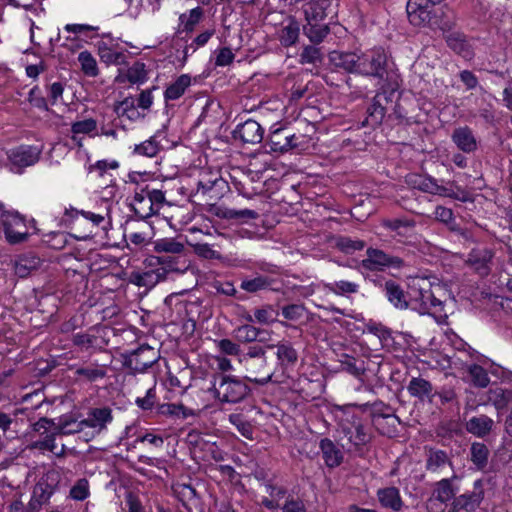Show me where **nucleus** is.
<instances>
[{
    "mask_svg": "<svg viewBox=\"0 0 512 512\" xmlns=\"http://www.w3.org/2000/svg\"><path fill=\"white\" fill-rule=\"evenodd\" d=\"M330 61L347 72L372 76L380 80L393 72L389 68L386 53L381 49L361 53L333 51L330 53Z\"/></svg>",
    "mask_w": 512,
    "mask_h": 512,
    "instance_id": "f257e3e1",
    "label": "nucleus"
},
{
    "mask_svg": "<svg viewBox=\"0 0 512 512\" xmlns=\"http://www.w3.org/2000/svg\"><path fill=\"white\" fill-rule=\"evenodd\" d=\"M444 0H408L406 10L414 26H428L446 32L452 29L454 21L448 16L447 6L436 7Z\"/></svg>",
    "mask_w": 512,
    "mask_h": 512,
    "instance_id": "f03ea898",
    "label": "nucleus"
},
{
    "mask_svg": "<svg viewBox=\"0 0 512 512\" xmlns=\"http://www.w3.org/2000/svg\"><path fill=\"white\" fill-rule=\"evenodd\" d=\"M338 0H311L303 5L306 24L304 34L313 43H320L329 33L327 18L333 19L338 13Z\"/></svg>",
    "mask_w": 512,
    "mask_h": 512,
    "instance_id": "7ed1b4c3",
    "label": "nucleus"
},
{
    "mask_svg": "<svg viewBox=\"0 0 512 512\" xmlns=\"http://www.w3.org/2000/svg\"><path fill=\"white\" fill-rule=\"evenodd\" d=\"M443 292L440 285L432 286L425 279H420L410 288V309L421 315H441L444 303L439 297Z\"/></svg>",
    "mask_w": 512,
    "mask_h": 512,
    "instance_id": "20e7f679",
    "label": "nucleus"
},
{
    "mask_svg": "<svg viewBox=\"0 0 512 512\" xmlns=\"http://www.w3.org/2000/svg\"><path fill=\"white\" fill-rule=\"evenodd\" d=\"M209 390L219 402L229 404L241 402L251 391L244 380L224 373L213 375Z\"/></svg>",
    "mask_w": 512,
    "mask_h": 512,
    "instance_id": "39448f33",
    "label": "nucleus"
},
{
    "mask_svg": "<svg viewBox=\"0 0 512 512\" xmlns=\"http://www.w3.org/2000/svg\"><path fill=\"white\" fill-rule=\"evenodd\" d=\"M0 216L5 239L9 244H19L28 239L26 221L17 211H3Z\"/></svg>",
    "mask_w": 512,
    "mask_h": 512,
    "instance_id": "423d86ee",
    "label": "nucleus"
},
{
    "mask_svg": "<svg viewBox=\"0 0 512 512\" xmlns=\"http://www.w3.org/2000/svg\"><path fill=\"white\" fill-rule=\"evenodd\" d=\"M485 483L482 479L474 481L473 488L457 497L451 503V512H474L478 509L484 499Z\"/></svg>",
    "mask_w": 512,
    "mask_h": 512,
    "instance_id": "0eeeda50",
    "label": "nucleus"
},
{
    "mask_svg": "<svg viewBox=\"0 0 512 512\" xmlns=\"http://www.w3.org/2000/svg\"><path fill=\"white\" fill-rule=\"evenodd\" d=\"M404 266V261L398 256L385 253L382 250L368 248L366 258L361 261V267L369 271H382L386 267L400 269Z\"/></svg>",
    "mask_w": 512,
    "mask_h": 512,
    "instance_id": "6e6552de",
    "label": "nucleus"
},
{
    "mask_svg": "<svg viewBox=\"0 0 512 512\" xmlns=\"http://www.w3.org/2000/svg\"><path fill=\"white\" fill-rule=\"evenodd\" d=\"M457 480H459V477L454 474L452 477L441 479L435 484L433 494L427 502V509L430 512H443L444 507L440 506L439 509H434V505H437V502L446 504L448 501L454 500L456 493L459 491V488L454 484Z\"/></svg>",
    "mask_w": 512,
    "mask_h": 512,
    "instance_id": "1a4fd4ad",
    "label": "nucleus"
},
{
    "mask_svg": "<svg viewBox=\"0 0 512 512\" xmlns=\"http://www.w3.org/2000/svg\"><path fill=\"white\" fill-rule=\"evenodd\" d=\"M271 149L275 152H285L290 149L305 150L308 140L291 133V130H271L269 135Z\"/></svg>",
    "mask_w": 512,
    "mask_h": 512,
    "instance_id": "9d476101",
    "label": "nucleus"
},
{
    "mask_svg": "<svg viewBox=\"0 0 512 512\" xmlns=\"http://www.w3.org/2000/svg\"><path fill=\"white\" fill-rule=\"evenodd\" d=\"M159 358L158 352L148 345H142L125 357L124 365L134 373H142Z\"/></svg>",
    "mask_w": 512,
    "mask_h": 512,
    "instance_id": "9b49d317",
    "label": "nucleus"
},
{
    "mask_svg": "<svg viewBox=\"0 0 512 512\" xmlns=\"http://www.w3.org/2000/svg\"><path fill=\"white\" fill-rule=\"evenodd\" d=\"M180 255L173 256H160L157 258L158 263L162 266L156 271L147 272L142 277L143 280L147 279V283H156L166 278L168 272L184 273L188 269L185 261L180 262Z\"/></svg>",
    "mask_w": 512,
    "mask_h": 512,
    "instance_id": "f8f14e48",
    "label": "nucleus"
},
{
    "mask_svg": "<svg viewBox=\"0 0 512 512\" xmlns=\"http://www.w3.org/2000/svg\"><path fill=\"white\" fill-rule=\"evenodd\" d=\"M111 409L108 407L95 408L91 410L88 417L77 424V429H69V424L62 426L64 434H74L80 432L84 426L97 429L101 432L106 428V425L112 421Z\"/></svg>",
    "mask_w": 512,
    "mask_h": 512,
    "instance_id": "ddd939ff",
    "label": "nucleus"
},
{
    "mask_svg": "<svg viewBox=\"0 0 512 512\" xmlns=\"http://www.w3.org/2000/svg\"><path fill=\"white\" fill-rule=\"evenodd\" d=\"M246 371L245 379L258 385H265L272 380L274 371H271L267 365V357L260 359H251L240 363Z\"/></svg>",
    "mask_w": 512,
    "mask_h": 512,
    "instance_id": "4468645a",
    "label": "nucleus"
},
{
    "mask_svg": "<svg viewBox=\"0 0 512 512\" xmlns=\"http://www.w3.org/2000/svg\"><path fill=\"white\" fill-rule=\"evenodd\" d=\"M340 433L343 434L348 443L355 448L367 444L370 440L360 419L354 415L351 420H343L340 423Z\"/></svg>",
    "mask_w": 512,
    "mask_h": 512,
    "instance_id": "2eb2a0df",
    "label": "nucleus"
},
{
    "mask_svg": "<svg viewBox=\"0 0 512 512\" xmlns=\"http://www.w3.org/2000/svg\"><path fill=\"white\" fill-rule=\"evenodd\" d=\"M383 81L380 90L374 96L373 102L378 107L387 109L388 105H392L398 98V75L396 72H392L391 74L381 79Z\"/></svg>",
    "mask_w": 512,
    "mask_h": 512,
    "instance_id": "dca6fc26",
    "label": "nucleus"
},
{
    "mask_svg": "<svg viewBox=\"0 0 512 512\" xmlns=\"http://www.w3.org/2000/svg\"><path fill=\"white\" fill-rule=\"evenodd\" d=\"M174 145L175 142L167 138L166 130H158L150 139L136 145L134 152L139 155L154 157L160 150L170 149Z\"/></svg>",
    "mask_w": 512,
    "mask_h": 512,
    "instance_id": "f3484780",
    "label": "nucleus"
},
{
    "mask_svg": "<svg viewBox=\"0 0 512 512\" xmlns=\"http://www.w3.org/2000/svg\"><path fill=\"white\" fill-rule=\"evenodd\" d=\"M494 253L487 247L473 248L468 254L466 263L481 276L489 274Z\"/></svg>",
    "mask_w": 512,
    "mask_h": 512,
    "instance_id": "a211bd4d",
    "label": "nucleus"
},
{
    "mask_svg": "<svg viewBox=\"0 0 512 512\" xmlns=\"http://www.w3.org/2000/svg\"><path fill=\"white\" fill-rule=\"evenodd\" d=\"M381 225L393 237L408 238L412 236L416 222L406 217L384 218Z\"/></svg>",
    "mask_w": 512,
    "mask_h": 512,
    "instance_id": "6ab92c4d",
    "label": "nucleus"
},
{
    "mask_svg": "<svg viewBox=\"0 0 512 512\" xmlns=\"http://www.w3.org/2000/svg\"><path fill=\"white\" fill-rule=\"evenodd\" d=\"M57 486V474L48 472L43 475L34 486L32 498L38 500L44 506L48 504Z\"/></svg>",
    "mask_w": 512,
    "mask_h": 512,
    "instance_id": "aec40b11",
    "label": "nucleus"
},
{
    "mask_svg": "<svg viewBox=\"0 0 512 512\" xmlns=\"http://www.w3.org/2000/svg\"><path fill=\"white\" fill-rule=\"evenodd\" d=\"M407 391L420 401L427 400L430 404L436 403V390L428 380L422 377H413L407 386Z\"/></svg>",
    "mask_w": 512,
    "mask_h": 512,
    "instance_id": "412c9836",
    "label": "nucleus"
},
{
    "mask_svg": "<svg viewBox=\"0 0 512 512\" xmlns=\"http://www.w3.org/2000/svg\"><path fill=\"white\" fill-rule=\"evenodd\" d=\"M405 182L409 187L425 193L439 195V192H445L443 185H439L431 176L411 173L406 176Z\"/></svg>",
    "mask_w": 512,
    "mask_h": 512,
    "instance_id": "4be33fe9",
    "label": "nucleus"
},
{
    "mask_svg": "<svg viewBox=\"0 0 512 512\" xmlns=\"http://www.w3.org/2000/svg\"><path fill=\"white\" fill-rule=\"evenodd\" d=\"M494 427V420L485 414L473 416L465 423L466 431L478 438L490 435Z\"/></svg>",
    "mask_w": 512,
    "mask_h": 512,
    "instance_id": "5701e85b",
    "label": "nucleus"
},
{
    "mask_svg": "<svg viewBox=\"0 0 512 512\" xmlns=\"http://www.w3.org/2000/svg\"><path fill=\"white\" fill-rule=\"evenodd\" d=\"M384 292L388 301L400 310L410 308V292L408 295L404 292L403 288L396 282L389 280L384 284Z\"/></svg>",
    "mask_w": 512,
    "mask_h": 512,
    "instance_id": "b1692460",
    "label": "nucleus"
},
{
    "mask_svg": "<svg viewBox=\"0 0 512 512\" xmlns=\"http://www.w3.org/2000/svg\"><path fill=\"white\" fill-rule=\"evenodd\" d=\"M40 151L38 148L30 146H21L8 153V158L13 165L18 167H27L35 164L39 159Z\"/></svg>",
    "mask_w": 512,
    "mask_h": 512,
    "instance_id": "393cba45",
    "label": "nucleus"
},
{
    "mask_svg": "<svg viewBox=\"0 0 512 512\" xmlns=\"http://www.w3.org/2000/svg\"><path fill=\"white\" fill-rule=\"evenodd\" d=\"M268 349L276 348L278 364L281 368H287L296 364L298 353L288 341L278 342L276 345H267Z\"/></svg>",
    "mask_w": 512,
    "mask_h": 512,
    "instance_id": "a878e982",
    "label": "nucleus"
},
{
    "mask_svg": "<svg viewBox=\"0 0 512 512\" xmlns=\"http://www.w3.org/2000/svg\"><path fill=\"white\" fill-rule=\"evenodd\" d=\"M446 467H452L448 454L439 449H429L426 458V469L431 473H441Z\"/></svg>",
    "mask_w": 512,
    "mask_h": 512,
    "instance_id": "bb28decb",
    "label": "nucleus"
},
{
    "mask_svg": "<svg viewBox=\"0 0 512 512\" xmlns=\"http://www.w3.org/2000/svg\"><path fill=\"white\" fill-rule=\"evenodd\" d=\"M263 334H268V331L251 324L240 325L233 330L234 338L240 343L264 342Z\"/></svg>",
    "mask_w": 512,
    "mask_h": 512,
    "instance_id": "cd10ccee",
    "label": "nucleus"
},
{
    "mask_svg": "<svg viewBox=\"0 0 512 512\" xmlns=\"http://www.w3.org/2000/svg\"><path fill=\"white\" fill-rule=\"evenodd\" d=\"M136 203H146L149 205V211L142 216H149L156 213L165 201V195L161 190L153 189L147 190L146 195L142 193H136L134 196Z\"/></svg>",
    "mask_w": 512,
    "mask_h": 512,
    "instance_id": "c85d7f7f",
    "label": "nucleus"
},
{
    "mask_svg": "<svg viewBox=\"0 0 512 512\" xmlns=\"http://www.w3.org/2000/svg\"><path fill=\"white\" fill-rule=\"evenodd\" d=\"M274 283V279L265 275L256 274L254 277L243 278L240 288L249 293H258L260 291L273 289L272 286Z\"/></svg>",
    "mask_w": 512,
    "mask_h": 512,
    "instance_id": "c756f323",
    "label": "nucleus"
},
{
    "mask_svg": "<svg viewBox=\"0 0 512 512\" xmlns=\"http://www.w3.org/2000/svg\"><path fill=\"white\" fill-rule=\"evenodd\" d=\"M319 446L323 454L324 461L328 467L334 468L342 463L343 454L332 440L324 438L320 441Z\"/></svg>",
    "mask_w": 512,
    "mask_h": 512,
    "instance_id": "7c9ffc66",
    "label": "nucleus"
},
{
    "mask_svg": "<svg viewBox=\"0 0 512 512\" xmlns=\"http://www.w3.org/2000/svg\"><path fill=\"white\" fill-rule=\"evenodd\" d=\"M74 374L88 382H95L106 377L107 366L104 364L90 363L86 366L78 367Z\"/></svg>",
    "mask_w": 512,
    "mask_h": 512,
    "instance_id": "2f4dec72",
    "label": "nucleus"
},
{
    "mask_svg": "<svg viewBox=\"0 0 512 512\" xmlns=\"http://www.w3.org/2000/svg\"><path fill=\"white\" fill-rule=\"evenodd\" d=\"M40 265V258L34 255H21L15 260V274L21 278L27 277Z\"/></svg>",
    "mask_w": 512,
    "mask_h": 512,
    "instance_id": "473e14b6",
    "label": "nucleus"
},
{
    "mask_svg": "<svg viewBox=\"0 0 512 512\" xmlns=\"http://www.w3.org/2000/svg\"><path fill=\"white\" fill-rule=\"evenodd\" d=\"M452 139L463 152L470 153L477 148V141L471 130H455Z\"/></svg>",
    "mask_w": 512,
    "mask_h": 512,
    "instance_id": "72a5a7b5",
    "label": "nucleus"
},
{
    "mask_svg": "<svg viewBox=\"0 0 512 512\" xmlns=\"http://www.w3.org/2000/svg\"><path fill=\"white\" fill-rule=\"evenodd\" d=\"M490 452L482 442H473L470 447V460L479 470H484L488 464Z\"/></svg>",
    "mask_w": 512,
    "mask_h": 512,
    "instance_id": "f704fd0d",
    "label": "nucleus"
},
{
    "mask_svg": "<svg viewBox=\"0 0 512 512\" xmlns=\"http://www.w3.org/2000/svg\"><path fill=\"white\" fill-rule=\"evenodd\" d=\"M378 499L382 506L399 511L402 506L399 490L395 487H388L378 491Z\"/></svg>",
    "mask_w": 512,
    "mask_h": 512,
    "instance_id": "c9c22d12",
    "label": "nucleus"
},
{
    "mask_svg": "<svg viewBox=\"0 0 512 512\" xmlns=\"http://www.w3.org/2000/svg\"><path fill=\"white\" fill-rule=\"evenodd\" d=\"M324 288L338 296H349L351 294H356L359 291V285L357 283L347 280L325 283Z\"/></svg>",
    "mask_w": 512,
    "mask_h": 512,
    "instance_id": "e433bc0d",
    "label": "nucleus"
},
{
    "mask_svg": "<svg viewBox=\"0 0 512 512\" xmlns=\"http://www.w3.org/2000/svg\"><path fill=\"white\" fill-rule=\"evenodd\" d=\"M154 250L157 253L181 255L185 251V246L174 238H162L154 242Z\"/></svg>",
    "mask_w": 512,
    "mask_h": 512,
    "instance_id": "4c0bfd02",
    "label": "nucleus"
},
{
    "mask_svg": "<svg viewBox=\"0 0 512 512\" xmlns=\"http://www.w3.org/2000/svg\"><path fill=\"white\" fill-rule=\"evenodd\" d=\"M117 79L120 82H123L124 79H126L131 84H142L147 80L146 66L142 62H135L128 68L125 75H119Z\"/></svg>",
    "mask_w": 512,
    "mask_h": 512,
    "instance_id": "58836bf2",
    "label": "nucleus"
},
{
    "mask_svg": "<svg viewBox=\"0 0 512 512\" xmlns=\"http://www.w3.org/2000/svg\"><path fill=\"white\" fill-rule=\"evenodd\" d=\"M191 78L187 74L179 76L174 83L167 87L164 96L166 100H176L180 98L185 90L190 86Z\"/></svg>",
    "mask_w": 512,
    "mask_h": 512,
    "instance_id": "ea45409f",
    "label": "nucleus"
},
{
    "mask_svg": "<svg viewBox=\"0 0 512 512\" xmlns=\"http://www.w3.org/2000/svg\"><path fill=\"white\" fill-rule=\"evenodd\" d=\"M215 215L223 218V219H241V220H250V219H256L258 217V213L254 210L250 209H230V208H223V207H217L215 209Z\"/></svg>",
    "mask_w": 512,
    "mask_h": 512,
    "instance_id": "a19ab883",
    "label": "nucleus"
},
{
    "mask_svg": "<svg viewBox=\"0 0 512 512\" xmlns=\"http://www.w3.org/2000/svg\"><path fill=\"white\" fill-rule=\"evenodd\" d=\"M488 399L497 410L503 409L512 402V390L503 389L501 387L490 389Z\"/></svg>",
    "mask_w": 512,
    "mask_h": 512,
    "instance_id": "79ce46f5",
    "label": "nucleus"
},
{
    "mask_svg": "<svg viewBox=\"0 0 512 512\" xmlns=\"http://www.w3.org/2000/svg\"><path fill=\"white\" fill-rule=\"evenodd\" d=\"M99 56L104 63L114 65H123L127 59V55L124 52L113 50L106 45L99 46Z\"/></svg>",
    "mask_w": 512,
    "mask_h": 512,
    "instance_id": "37998d69",
    "label": "nucleus"
},
{
    "mask_svg": "<svg viewBox=\"0 0 512 512\" xmlns=\"http://www.w3.org/2000/svg\"><path fill=\"white\" fill-rule=\"evenodd\" d=\"M299 37V24L290 20L280 31V41L282 45L288 47L294 45Z\"/></svg>",
    "mask_w": 512,
    "mask_h": 512,
    "instance_id": "c03bdc74",
    "label": "nucleus"
},
{
    "mask_svg": "<svg viewBox=\"0 0 512 512\" xmlns=\"http://www.w3.org/2000/svg\"><path fill=\"white\" fill-rule=\"evenodd\" d=\"M444 33L448 46L451 49H453L456 53L463 54L466 56L468 44L464 38V35L459 32H450V30Z\"/></svg>",
    "mask_w": 512,
    "mask_h": 512,
    "instance_id": "a18cd8bd",
    "label": "nucleus"
},
{
    "mask_svg": "<svg viewBox=\"0 0 512 512\" xmlns=\"http://www.w3.org/2000/svg\"><path fill=\"white\" fill-rule=\"evenodd\" d=\"M385 108L378 107L374 102L367 109V117L362 122L363 126H370L372 128H376L383 123V119L385 117Z\"/></svg>",
    "mask_w": 512,
    "mask_h": 512,
    "instance_id": "49530a36",
    "label": "nucleus"
},
{
    "mask_svg": "<svg viewBox=\"0 0 512 512\" xmlns=\"http://www.w3.org/2000/svg\"><path fill=\"white\" fill-rule=\"evenodd\" d=\"M265 130H231L234 139H240L244 143L257 144L264 138Z\"/></svg>",
    "mask_w": 512,
    "mask_h": 512,
    "instance_id": "de8ad7c7",
    "label": "nucleus"
},
{
    "mask_svg": "<svg viewBox=\"0 0 512 512\" xmlns=\"http://www.w3.org/2000/svg\"><path fill=\"white\" fill-rule=\"evenodd\" d=\"M365 243L361 240H353L349 237H338L335 239V247L340 251L350 254L358 250H362Z\"/></svg>",
    "mask_w": 512,
    "mask_h": 512,
    "instance_id": "09e8293b",
    "label": "nucleus"
},
{
    "mask_svg": "<svg viewBox=\"0 0 512 512\" xmlns=\"http://www.w3.org/2000/svg\"><path fill=\"white\" fill-rule=\"evenodd\" d=\"M81 69L85 75L94 77L98 74V67L95 58L88 51H83L78 56Z\"/></svg>",
    "mask_w": 512,
    "mask_h": 512,
    "instance_id": "8fccbe9b",
    "label": "nucleus"
},
{
    "mask_svg": "<svg viewBox=\"0 0 512 512\" xmlns=\"http://www.w3.org/2000/svg\"><path fill=\"white\" fill-rule=\"evenodd\" d=\"M202 16L203 10L200 7L190 10L189 15L182 14L180 16V21L183 24L184 31L192 32Z\"/></svg>",
    "mask_w": 512,
    "mask_h": 512,
    "instance_id": "3c124183",
    "label": "nucleus"
},
{
    "mask_svg": "<svg viewBox=\"0 0 512 512\" xmlns=\"http://www.w3.org/2000/svg\"><path fill=\"white\" fill-rule=\"evenodd\" d=\"M443 190L445 192H439V196L450 197L461 202L472 201L471 193L459 186H443Z\"/></svg>",
    "mask_w": 512,
    "mask_h": 512,
    "instance_id": "603ef678",
    "label": "nucleus"
},
{
    "mask_svg": "<svg viewBox=\"0 0 512 512\" xmlns=\"http://www.w3.org/2000/svg\"><path fill=\"white\" fill-rule=\"evenodd\" d=\"M469 375L471 376L472 382L475 386L485 388L490 382V378L486 370L479 365H472L469 367Z\"/></svg>",
    "mask_w": 512,
    "mask_h": 512,
    "instance_id": "864d4df0",
    "label": "nucleus"
},
{
    "mask_svg": "<svg viewBox=\"0 0 512 512\" xmlns=\"http://www.w3.org/2000/svg\"><path fill=\"white\" fill-rule=\"evenodd\" d=\"M229 421L237 428L242 436L247 439H252L253 427L248 421L244 420L240 414H231Z\"/></svg>",
    "mask_w": 512,
    "mask_h": 512,
    "instance_id": "5fc2aeb1",
    "label": "nucleus"
},
{
    "mask_svg": "<svg viewBox=\"0 0 512 512\" xmlns=\"http://www.w3.org/2000/svg\"><path fill=\"white\" fill-rule=\"evenodd\" d=\"M306 315V308L302 304H290L282 308V316L290 321H300Z\"/></svg>",
    "mask_w": 512,
    "mask_h": 512,
    "instance_id": "6e6d98bb",
    "label": "nucleus"
},
{
    "mask_svg": "<svg viewBox=\"0 0 512 512\" xmlns=\"http://www.w3.org/2000/svg\"><path fill=\"white\" fill-rule=\"evenodd\" d=\"M301 63L316 64L322 61V53L320 48L315 46H305L300 54Z\"/></svg>",
    "mask_w": 512,
    "mask_h": 512,
    "instance_id": "4d7b16f0",
    "label": "nucleus"
},
{
    "mask_svg": "<svg viewBox=\"0 0 512 512\" xmlns=\"http://www.w3.org/2000/svg\"><path fill=\"white\" fill-rule=\"evenodd\" d=\"M33 447L39 450H48L57 456L63 454L64 452L63 447L60 449V451H57L54 434H47L43 439L34 442Z\"/></svg>",
    "mask_w": 512,
    "mask_h": 512,
    "instance_id": "13d9d810",
    "label": "nucleus"
},
{
    "mask_svg": "<svg viewBox=\"0 0 512 512\" xmlns=\"http://www.w3.org/2000/svg\"><path fill=\"white\" fill-rule=\"evenodd\" d=\"M161 413L164 415L187 418L193 415L192 410L182 404H165L161 407Z\"/></svg>",
    "mask_w": 512,
    "mask_h": 512,
    "instance_id": "bf43d9fd",
    "label": "nucleus"
},
{
    "mask_svg": "<svg viewBox=\"0 0 512 512\" xmlns=\"http://www.w3.org/2000/svg\"><path fill=\"white\" fill-rule=\"evenodd\" d=\"M342 370L347 373L359 377L364 373V367H360L356 364V359L349 355H343L340 360Z\"/></svg>",
    "mask_w": 512,
    "mask_h": 512,
    "instance_id": "052dcab7",
    "label": "nucleus"
},
{
    "mask_svg": "<svg viewBox=\"0 0 512 512\" xmlns=\"http://www.w3.org/2000/svg\"><path fill=\"white\" fill-rule=\"evenodd\" d=\"M81 214L84 218L90 220L95 226L100 225L104 221V217L100 214H95L93 212H88L84 210H77L73 207H70L65 210V216L74 218L75 216Z\"/></svg>",
    "mask_w": 512,
    "mask_h": 512,
    "instance_id": "680f3d73",
    "label": "nucleus"
},
{
    "mask_svg": "<svg viewBox=\"0 0 512 512\" xmlns=\"http://www.w3.org/2000/svg\"><path fill=\"white\" fill-rule=\"evenodd\" d=\"M89 495V485L86 479H79L70 490V496L74 500L82 501Z\"/></svg>",
    "mask_w": 512,
    "mask_h": 512,
    "instance_id": "e2e57ef3",
    "label": "nucleus"
},
{
    "mask_svg": "<svg viewBox=\"0 0 512 512\" xmlns=\"http://www.w3.org/2000/svg\"><path fill=\"white\" fill-rule=\"evenodd\" d=\"M266 347L254 345L248 347L246 352H242L239 355V363L244 361H250L251 359H260L266 357Z\"/></svg>",
    "mask_w": 512,
    "mask_h": 512,
    "instance_id": "0e129e2a",
    "label": "nucleus"
},
{
    "mask_svg": "<svg viewBox=\"0 0 512 512\" xmlns=\"http://www.w3.org/2000/svg\"><path fill=\"white\" fill-rule=\"evenodd\" d=\"M194 252L204 259H221V254L215 251L211 245L207 243H196L193 245Z\"/></svg>",
    "mask_w": 512,
    "mask_h": 512,
    "instance_id": "69168bd1",
    "label": "nucleus"
},
{
    "mask_svg": "<svg viewBox=\"0 0 512 512\" xmlns=\"http://www.w3.org/2000/svg\"><path fill=\"white\" fill-rule=\"evenodd\" d=\"M216 345L223 354L238 357L241 354L240 345L230 339H221L216 342Z\"/></svg>",
    "mask_w": 512,
    "mask_h": 512,
    "instance_id": "338daca9",
    "label": "nucleus"
},
{
    "mask_svg": "<svg viewBox=\"0 0 512 512\" xmlns=\"http://www.w3.org/2000/svg\"><path fill=\"white\" fill-rule=\"evenodd\" d=\"M28 100L33 106L39 109H48V101L42 96L41 90L38 86H35L30 90Z\"/></svg>",
    "mask_w": 512,
    "mask_h": 512,
    "instance_id": "774afa93",
    "label": "nucleus"
}]
</instances>
